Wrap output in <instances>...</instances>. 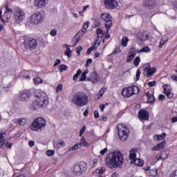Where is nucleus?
Returning <instances> with one entry per match:
<instances>
[{
	"label": "nucleus",
	"mask_w": 177,
	"mask_h": 177,
	"mask_svg": "<svg viewBox=\"0 0 177 177\" xmlns=\"http://www.w3.org/2000/svg\"><path fill=\"white\" fill-rule=\"evenodd\" d=\"M106 161L107 167L111 169L118 168V167H121L124 164V156L120 151H115L109 155Z\"/></svg>",
	"instance_id": "nucleus-1"
},
{
	"label": "nucleus",
	"mask_w": 177,
	"mask_h": 177,
	"mask_svg": "<svg viewBox=\"0 0 177 177\" xmlns=\"http://www.w3.org/2000/svg\"><path fill=\"white\" fill-rule=\"evenodd\" d=\"M35 96L37 100H33L30 109L37 110L38 107H46L49 104V100L45 93L36 91Z\"/></svg>",
	"instance_id": "nucleus-2"
},
{
	"label": "nucleus",
	"mask_w": 177,
	"mask_h": 177,
	"mask_svg": "<svg viewBox=\"0 0 177 177\" xmlns=\"http://www.w3.org/2000/svg\"><path fill=\"white\" fill-rule=\"evenodd\" d=\"M71 102L77 107H84L89 103V97L85 92L77 91L73 95Z\"/></svg>",
	"instance_id": "nucleus-3"
},
{
	"label": "nucleus",
	"mask_w": 177,
	"mask_h": 177,
	"mask_svg": "<svg viewBox=\"0 0 177 177\" xmlns=\"http://www.w3.org/2000/svg\"><path fill=\"white\" fill-rule=\"evenodd\" d=\"M117 129L119 139H120L122 142H125V140H128V138H129V129H128L127 124H118L117 127Z\"/></svg>",
	"instance_id": "nucleus-4"
},
{
	"label": "nucleus",
	"mask_w": 177,
	"mask_h": 177,
	"mask_svg": "<svg viewBox=\"0 0 177 177\" xmlns=\"http://www.w3.org/2000/svg\"><path fill=\"white\" fill-rule=\"evenodd\" d=\"M140 92V88L136 85H133L131 86H128L122 88L121 94L123 97L128 98L131 97V96H133V95H138Z\"/></svg>",
	"instance_id": "nucleus-5"
},
{
	"label": "nucleus",
	"mask_w": 177,
	"mask_h": 177,
	"mask_svg": "<svg viewBox=\"0 0 177 177\" xmlns=\"http://www.w3.org/2000/svg\"><path fill=\"white\" fill-rule=\"evenodd\" d=\"M88 169V165L85 162H80L79 164H75L72 168V171L75 176H81L82 174H85Z\"/></svg>",
	"instance_id": "nucleus-6"
},
{
	"label": "nucleus",
	"mask_w": 177,
	"mask_h": 177,
	"mask_svg": "<svg viewBox=\"0 0 177 177\" xmlns=\"http://www.w3.org/2000/svg\"><path fill=\"white\" fill-rule=\"evenodd\" d=\"M46 127V120L42 118H36L30 125L32 131H42Z\"/></svg>",
	"instance_id": "nucleus-7"
},
{
	"label": "nucleus",
	"mask_w": 177,
	"mask_h": 177,
	"mask_svg": "<svg viewBox=\"0 0 177 177\" xmlns=\"http://www.w3.org/2000/svg\"><path fill=\"white\" fill-rule=\"evenodd\" d=\"M24 48L27 50H34L38 46V41L34 37H25L23 42Z\"/></svg>",
	"instance_id": "nucleus-8"
},
{
	"label": "nucleus",
	"mask_w": 177,
	"mask_h": 177,
	"mask_svg": "<svg viewBox=\"0 0 177 177\" xmlns=\"http://www.w3.org/2000/svg\"><path fill=\"white\" fill-rule=\"evenodd\" d=\"M100 18L102 20H104V21H105V28L106 30V32H109V31H110V28H111V26H113L111 15L107 13H102L101 14Z\"/></svg>",
	"instance_id": "nucleus-9"
},
{
	"label": "nucleus",
	"mask_w": 177,
	"mask_h": 177,
	"mask_svg": "<svg viewBox=\"0 0 177 177\" xmlns=\"http://www.w3.org/2000/svg\"><path fill=\"white\" fill-rule=\"evenodd\" d=\"M42 21H44V17L42 16V14L39 12H37L30 16V24L35 26H38V24H41Z\"/></svg>",
	"instance_id": "nucleus-10"
},
{
	"label": "nucleus",
	"mask_w": 177,
	"mask_h": 177,
	"mask_svg": "<svg viewBox=\"0 0 177 177\" xmlns=\"http://www.w3.org/2000/svg\"><path fill=\"white\" fill-rule=\"evenodd\" d=\"M82 146H84V147L89 146V143H88V142H86V140H85V138H84V136L82 137V138L80 139V142H78L76 145H75L74 146L69 148V151H73L74 150H78L79 149H81V147H82Z\"/></svg>",
	"instance_id": "nucleus-11"
},
{
	"label": "nucleus",
	"mask_w": 177,
	"mask_h": 177,
	"mask_svg": "<svg viewBox=\"0 0 177 177\" xmlns=\"http://www.w3.org/2000/svg\"><path fill=\"white\" fill-rule=\"evenodd\" d=\"M14 17L17 21H23L26 18V13L23 10L17 8L14 13Z\"/></svg>",
	"instance_id": "nucleus-12"
},
{
	"label": "nucleus",
	"mask_w": 177,
	"mask_h": 177,
	"mask_svg": "<svg viewBox=\"0 0 177 177\" xmlns=\"http://www.w3.org/2000/svg\"><path fill=\"white\" fill-rule=\"evenodd\" d=\"M149 111L146 109H140L138 111V118L142 122H144V121H149Z\"/></svg>",
	"instance_id": "nucleus-13"
},
{
	"label": "nucleus",
	"mask_w": 177,
	"mask_h": 177,
	"mask_svg": "<svg viewBox=\"0 0 177 177\" xmlns=\"http://www.w3.org/2000/svg\"><path fill=\"white\" fill-rule=\"evenodd\" d=\"M104 5L106 9H115L118 6V3L115 0H104Z\"/></svg>",
	"instance_id": "nucleus-14"
},
{
	"label": "nucleus",
	"mask_w": 177,
	"mask_h": 177,
	"mask_svg": "<svg viewBox=\"0 0 177 177\" xmlns=\"http://www.w3.org/2000/svg\"><path fill=\"white\" fill-rule=\"evenodd\" d=\"M164 93L168 97V99H172L174 97V93L169 87V84L163 85Z\"/></svg>",
	"instance_id": "nucleus-15"
},
{
	"label": "nucleus",
	"mask_w": 177,
	"mask_h": 177,
	"mask_svg": "<svg viewBox=\"0 0 177 177\" xmlns=\"http://www.w3.org/2000/svg\"><path fill=\"white\" fill-rule=\"evenodd\" d=\"M30 97H31V92L24 91L19 95V100L22 102H27V100H30Z\"/></svg>",
	"instance_id": "nucleus-16"
},
{
	"label": "nucleus",
	"mask_w": 177,
	"mask_h": 177,
	"mask_svg": "<svg viewBox=\"0 0 177 177\" xmlns=\"http://www.w3.org/2000/svg\"><path fill=\"white\" fill-rule=\"evenodd\" d=\"M87 81L96 84L99 81V76H97V72L93 71L90 73V77H87Z\"/></svg>",
	"instance_id": "nucleus-17"
},
{
	"label": "nucleus",
	"mask_w": 177,
	"mask_h": 177,
	"mask_svg": "<svg viewBox=\"0 0 177 177\" xmlns=\"http://www.w3.org/2000/svg\"><path fill=\"white\" fill-rule=\"evenodd\" d=\"M144 71L147 72V77L150 78V77L157 71V68H156V67L151 68L150 64H149L148 66L145 68Z\"/></svg>",
	"instance_id": "nucleus-18"
},
{
	"label": "nucleus",
	"mask_w": 177,
	"mask_h": 177,
	"mask_svg": "<svg viewBox=\"0 0 177 177\" xmlns=\"http://www.w3.org/2000/svg\"><path fill=\"white\" fill-rule=\"evenodd\" d=\"M49 0H35V5L37 9L45 8L46 5H48Z\"/></svg>",
	"instance_id": "nucleus-19"
},
{
	"label": "nucleus",
	"mask_w": 177,
	"mask_h": 177,
	"mask_svg": "<svg viewBox=\"0 0 177 177\" xmlns=\"http://www.w3.org/2000/svg\"><path fill=\"white\" fill-rule=\"evenodd\" d=\"M144 6L146 8H149V9H153L156 6V0H145L143 2Z\"/></svg>",
	"instance_id": "nucleus-20"
},
{
	"label": "nucleus",
	"mask_w": 177,
	"mask_h": 177,
	"mask_svg": "<svg viewBox=\"0 0 177 177\" xmlns=\"http://www.w3.org/2000/svg\"><path fill=\"white\" fill-rule=\"evenodd\" d=\"M138 152V149L133 148L130 150L129 160H131V162H133V160L136 159V153Z\"/></svg>",
	"instance_id": "nucleus-21"
},
{
	"label": "nucleus",
	"mask_w": 177,
	"mask_h": 177,
	"mask_svg": "<svg viewBox=\"0 0 177 177\" xmlns=\"http://www.w3.org/2000/svg\"><path fill=\"white\" fill-rule=\"evenodd\" d=\"M165 147V141H162L158 144L156 146L151 148L152 151H158Z\"/></svg>",
	"instance_id": "nucleus-22"
},
{
	"label": "nucleus",
	"mask_w": 177,
	"mask_h": 177,
	"mask_svg": "<svg viewBox=\"0 0 177 177\" xmlns=\"http://www.w3.org/2000/svg\"><path fill=\"white\" fill-rule=\"evenodd\" d=\"M5 9L6 11L3 15V17L6 19V21H8V13H11V15H13V10H12L11 8H9V6L8 4H6L5 6Z\"/></svg>",
	"instance_id": "nucleus-23"
},
{
	"label": "nucleus",
	"mask_w": 177,
	"mask_h": 177,
	"mask_svg": "<svg viewBox=\"0 0 177 177\" xmlns=\"http://www.w3.org/2000/svg\"><path fill=\"white\" fill-rule=\"evenodd\" d=\"M149 38H150V36L146 32H140L138 34L139 41H147Z\"/></svg>",
	"instance_id": "nucleus-24"
},
{
	"label": "nucleus",
	"mask_w": 177,
	"mask_h": 177,
	"mask_svg": "<svg viewBox=\"0 0 177 177\" xmlns=\"http://www.w3.org/2000/svg\"><path fill=\"white\" fill-rule=\"evenodd\" d=\"M134 165H136L137 167H142L144 164V161L142 159L136 158L131 162Z\"/></svg>",
	"instance_id": "nucleus-25"
},
{
	"label": "nucleus",
	"mask_w": 177,
	"mask_h": 177,
	"mask_svg": "<svg viewBox=\"0 0 177 177\" xmlns=\"http://www.w3.org/2000/svg\"><path fill=\"white\" fill-rule=\"evenodd\" d=\"M129 41V39L128 38V37H123L122 38V41H121L122 46H124V48H127V46H128V41Z\"/></svg>",
	"instance_id": "nucleus-26"
},
{
	"label": "nucleus",
	"mask_w": 177,
	"mask_h": 177,
	"mask_svg": "<svg viewBox=\"0 0 177 177\" xmlns=\"http://www.w3.org/2000/svg\"><path fill=\"white\" fill-rule=\"evenodd\" d=\"M166 136H167V133H162L160 135H159V134L155 135L154 138H155V139H156V140H162L165 138Z\"/></svg>",
	"instance_id": "nucleus-27"
},
{
	"label": "nucleus",
	"mask_w": 177,
	"mask_h": 177,
	"mask_svg": "<svg viewBox=\"0 0 177 177\" xmlns=\"http://www.w3.org/2000/svg\"><path fill=\"white\" fill-rule=\"evenodd\" d=\"M151 52V49H150V47L145 46L143 48H142L140 51H138V53H150Z\"/></svg>",
	"instance_id": "nucleus-28"
},
{
	"label": "nucleus",
	"mask_w": 177,
	"mask_h": 177,
	"mask_svg": "<svg viewBox=\"0 0 177 177\" xmlns=\"http://www.w3.org/2000/svg\"><path fill=\"white\" fill-rule=\"evenodd\" d=\"M97 44L98 46L99 45H100V41H97V40H96L95 43V46H92L91 48H89L87 50V55H91V53H92V51L95 49V48H96V44Z\"/></svg>",
	"instance_id": "nucleus-29"
},
{
	"label": "nucleus",
	"mask_w": 177,
	"mask_h": 177,
	"mask_svg": "<svg viewBox=\"0 0 177 177\" xmlns=\"http://www.w3.org/2000/svg\"><path fill=\"white\" fill-rule=\"evenodd\" d=\"M149 176H157V175H158V169H151L149 171Z\"/></svg>",
	"instance_id": "nucleus-30"
},
{
	"label": "nucleus",
	"mask_w": 177,
	"mask_h": 177,
	"mask_svg": "<svg viewBox=\"0 0 177 177\" xmlns=\"http://www.w3.org/2000/svg\"><path fill=\"white\" fill-rule=\"evenodd\" d=\"M18 123L21 127H24L27 124V119L26 118H19L18 119Z\"/></svg>",
	"instance_id": "nucleus-31"
},
{
	"label": "nucleus",
	"mask_w": 177,
	"mask_h": 177,
	"mask_svg": "<svg viewBox=\"0 0 177 177\" xmlns=\"http://www.w3.org/2000/svg\"><path fill=\"white\" fill-rule=\"evenodd\" d=\"M5 135H6V130L0 132V143H3V142H5Z\"/></svg>",
	"instance_id": "nucleus-32"
},
{
	"label": "nucleus",
	"mask_w": 177,
	"mask_h": 177,
	"mask_svg": "<svg viewBox=\"0 0 177 177\" xmlns=\"http://www.w3.org/2000/svg\"><path fill=\"white\" fill-rule=\"evenodd\" d=\"M166 158H168V153H167V152H163L159 158H158V161H160V160H166Z\"/></svg>",
	"instance_id": "nucleus-33"
},
{
	"label": "nucleus",
	"mask_w": 177,
	"mask_h": 177,
	"mask_svg": "<svg viewBox=\"0 0 177 177\" xmlns=\"http://www.w3.org/2000/svg\"><path fill=\"white\" fill-rule=\"evenodd\" d=\"M58 70L60 73H63V71H66V70H68V66L62 64L59 66Z\"/></svg>",
	"instance_id": "nucleus-34"
},
{
	"label": "nucleus",
	"mask_w": 177,
	"mask_h": 177,
	"mask_svg": "<svg viewBox=\"0 0 177 177\" xmlns=\"http://www.w3.org/2000/svg\"><path fill=\"white\" fill-rule=\"evenodd\" d=\"M72 53H73V51L70 48H67L64 52L65 56H67L68 57H71Z\"/></svg>",
	"instance_id": "nucleus-35"
},
{
	"label": "nucleus",
	"mask_w": 177,
	"mask_h": 177,
	"mask_svg": "<svg viewBox=\"0 0 177 177\" xmlns=\"http://www.w3.org/2000/svg\"><path fill=\"white\" fill-rule=\"evenodd\" d=\"M86 32V29H82L80 30L77 34H76V37L80 36V37H83V35H84L85 32Z\"/></svg>",
	"instance_id": "nucleus-36"
},
{
	"label": "nucleus",
	"mask_w": 177,
	"mask_h": 177,
	"mask_svg": "<svg viewBox=\"0 0 177 177\" xmlns=\"http://www.w3.org/2000/svg\"><path fill=\"white\" fill-rule=\"evenodd\" d=\"M139 63H140V57H136L133 61V64L136 66H139Z\"/></svg>",
	"instance_id": "nucleus-37"
},
{
	"label": "nucleus",
	"mask_w": 177,
	"mask_h": 177,
	"mask_svg": "<svg viewBox=\"0 0 177 177\" xmlns=\"http://www.w3.org/2000/svg\"><path fill=\"white\" fill-rule=\"evenodd\" d=\"M129 55H131V56H136V49L135 48H131L129 50Z\"/></svg>",
	"instance_id": "nucleus-38"
},
{
	"label": "nucleus",
	"mask_w": 177,
	"mask_h": 177,
	"mask_svg": "<svg viewBox=\"0 0 177 177\" xmlns=\"http://www.w3.org/2000/svg\"><path fill=\"white\" fill-rule=\"evenodd\" d=\"M154 100H156V98L154 97L153 94H151V96L147 98L148 103H154Z\"/></svg>",
	"instance_id": "nucleus-39"
},
{
	"label": "nucleus",
	"mask_w": 177,
	"mask_h": 177,
	"mask_svg": "<svg viewBox=\"0 0 177 177\" xmlns=\"http://www.w3.org/2000/svg\"><path fill=\"white\" fill-rule=\"evenodd\" d=\"M135 59L133 55H128L127 57V63H129V62H132Z\"/></svg>",
	"instance_id": "nucleus-40"
},
{
	"label": "nucleus",
	"mask_w": 177,
	"mask_h": 177,
	"mask_svg": "<svg viewBox=\"0 0 177 177\" xmlns=\"http://www.w3.org/2000/svg\"><path fill=\"white\" fill-rule=\"evenodd\" d=\"M46 154L48 157H51V156H53L55 154V150H47Z\"/></svg>",
	"instance_id": "nucleus-41"
},
{
	"label": "nucleus",
	"mask_w": 177,
	"mask_h": 177,
	"mask_svg": "<svg viewBox=\"0 0 177 177\" xmlns=\"http://www.w3.org/2000/svg\"><path fill=\"white\" fill-rule=\"evenodd\" d=\"M140 74H142V73L140 72V69H138L136 71V81H139V78H140Z\"/></svg>",
	"instance_id": "nucleus-42"
},
{
	"label": "nucleus",
	"mask_w": 177,
	"mask_h": 177,
	"mask_svg": "<svg viewBox=\"0 0 177 177\" xmlns=\"http://www.w3.org/2000/svg\"><path fill=\"white\" fill-rule=\"evenodd\" d=\"M33 81L35 84H41V82H42V79H41V77H37L36 78H34Z\"/></svg>",
	"instance_id": "nucleus-43"
},
{
	"label": "nucleus",
	"mask_w": 177,
	"mask_h": 177,
	"mask_svg": "<svg viewBox=\"0 0 177 177\" xmlns=\"http://www.w3.org/2000/svg\"><path fill=\"white\" fill-rule=\"evenodd\" d=\"M120 52H121V49H120L119 48H115V50H114L113 51V53H112L111 55H109V56L110 57V56H113V55H117L118 53H120Z\"/></svg>",
	"instance_id": "nucleus-44"
},
{
	"label": "nucleus",
	"mask_w": 177,
	"mask_h": 177,
	"mask_svg": "<svg viewBox=\"0 0 177 177\" xmlns=\"http://www.w3.org/2000/svg\"><path fill=\"white\" fill-rule=\"evenodd\" d=\"M50 35H51V37H55V35H57V30L53 29L50 30Z\"/></svg>",
	"instance_id": "nucleus-45"
},
{
	"label": "nucleus",
	"mask_w": 177,
	"mask_h": 177,
	"mask_svg": "<svg viewBox=\"0 0 177 177\" xmlns=\"http://www.w3.org/2000/svg\"><path fill=\"white\" fill-rule=\"evenodd\" d=\"M97 37H103V30L101 28L97 29Z\"/></svg>",
	"instance_id": "nucleus-46"
},
{
	"label": "nucleus",
	"mask_w": 177,
	"mask_h": 177,
	"mask_svg": "<svg viewBox=\"0 0 177 177\" xmlns=\"http://www.w3.org/2000/svg\"><path fill=\"white\" fill-rule=\"evenodd\" d=\"M86 130V126L84 125L80 131V136H82V134L84 133V132H85Z\"/></svg>",
	"instance_id": "nucleus-47"
},
{
	"label": "nucleus",
	"mask_w": 177,
	"mask_h": 177,
	"mask_svg": "<svg viewBox=\"0 0 177 177\" xmlns=\"http://www.w3.org/2000/svg\"><path fill=\"white\" fill-rule=\"evenodd\" d=\"M167 41H168V39H162L160 41L159 48H162V46L165 45V42H167Z\"/></svg>",
	"instance_id": "nucleus-48"
},
{
	"label": "nucleus",
	"mask_w": 177,
	"mask_h": 177,
	"mask_svg": "<svg viewBox=\"0 0 177 177\" xmlns=\"http://www.w3.org/2000/svg\"><path fill=\"white\" fill-rule=\"evenodd\" d=\"M86 80V75L84 73H82L81 77L80 78V81L83 82Z\"/></svg>",
	"instance_id": "nucleus-49"
},
{
	"label": "nucleus",
	"mask_w": 177,
	"mask_h": 177,
	"mask_svg": "<svg viewBox=\"0 0 177 177\" xmlns=\"http://www.w3.org/2000/svg\"><path fill=\"white\" fill-rule=\"evenodd\" d=\"M76 50H77V53L78 56H80V55H81V52H82V46H79L76 48Z\"/></svg>",
	"instance_id": "nucleus-50"
},
{
	"label": "nucleus",
	"mask_w": 177,
	"mask_h": 177,
	"mask_svg": "<svg viewBox=\"0 0 177 177\" xmlns=\"http://www.w3.org/2000/svg\"><path fill=\"white\" fill-rule=\"evenodd\" d=\"M105 89H106V88H102L100 90V91L98 92V94H99L100 96L103 97V95H104V92H106Z\"/></svg>",
	"instance_id": "nucleus-51"
},
{
	"label": "nucleus",
	"mask_w": 177,
	"mask_h": 177,
	"mask_svg": "<svg viewBox=\"0 0 177 177\" xmlns=\"http://www.w3.org/2000/svg\"><path fill=\"white\" fill-rule=\"evenodd\" d=\"M62 89H63V85L62 84H59L57 85V86L56 88V92L61 91Z\"/></svg>",
	"instance_id": "nucleus-52"
},
{
	"label": "nucleus",
	"mask_w": 177,
	"mask_h": 177,
	"mask_svg": "<svg viewBox=\"0 0 177 177\" xmlns=\"http://www.w3.org/2000/svg\"><path fill=\"white\" fill-rule=\"evenodd\" d=\"M0 20H1V21H3V23H6V19L3 16H2V10H0Z\"/></svg>",
	"instance_id": "nucleus-53"
},
{
	"label": "nucleus",
	"mask_w": 177,
	"mask_h": 177,
	"mask_svg": "<svg viewBox=\"0 0 177 177\" xmlns=\"http://www.w3.org/2000/svg\"><path fill=\"white\" fill-rule=\"evenodd\" d=\"M156 83H157V82H156V81L149 82L148 83V86H149V88H152V86H155Z\"/></svg>",
	"instance_id": "nucleus-54"
},
{
	"label": "nucleus",
	"mask_w": 177,
	"mask_h": 177,
	"mask_svg": "<svg viewBox=\"0 0 177 177\" xmlns=\"http://www.w3.org/2000/svg\"><path fill=\"white\" fill-rule=\"evenodd\" d=\"M61 63H62V60L56 59L54 63L53 67H56L57 66H59V64H60Z\"/></svg>",
	"instance_id": "nucleus-55"
},
{
	"label": "nucleus",
	"mask_w": 177,
	"mask_h": 177,
	"mask_svg": "<svg viewBox=\"0 0 177 177\" xmlns=\"http://www.w3.org/2000/svg\"><path fill=\"white\" fill-rule=\"evenodd\" d=\"M64 145V141H59L57 143V147L59 149V147H62Z\"/></svg>",
	"instance_id": "nucleus-56"
},
{
	"label": "nucleus",
	"mask_w": 177,
	"mask_h": 177,
	"mask_svg": "<svg viewBox=\"0 0 177 177\" xmlns=\"http://www.w3.org/2000/svg\"><path fill=\"white\" fill-rule=\"evenodd\" d=\"M107 150H108L107 147L104 148V149L100 151V154L102 156H104V154H106V153H107Z\"/></svg>",
	"instance_id": "nucleus-57"
},
{
	"label": "nucleus",
	"mask_w": 177,
	"mask_h": 177,
	"mask_svg": "<svg viewBox=\"0 0 177 177\" xmlns=\"http://www.w3.org/2000/svg\"><path fill=\"white\" fill-rule=\"evenodd\" d=\"M169 177H177V170L172 171Z\"/></svg>",
	"instance_id": "nucleus-58"
},
{
	"label": "nucleus",
	"mask_w": 177,
	"mask_h": 177,
	"mask_svg": "<svg viewBox=\"0 0 177 177\" xmlns=\"http://www.w3.org/2000/svg\"><path fill=\"white\" fill-rule=\"evenodd\" d=\"M173 9L175 12H177V1L173 3Z\"/></svg>",
	"instance_id": "nucleus-59"
},
{
	"label": "nucleus",
	"mask_w": 177,
	"mask_h": 177,
	"mask_svg": "<svg viewBox=\"0 0 177 177\" xmlns=\"http://www.w3.org/2000/svg\"><path fill=\"white\" fill-rule=\"evenodd\" d=\"M158 99L159 100H165V95L160 94L158 96Z\"/></svg>",
	"instance_id": "nucleus-60"
},
{
	"label": "nucleus",
	"mask_w": 177,
	"mask_h": 177,
	"mask_svg": "<svg viewBox=\"0 0 177 177\" xmlns=\"http://www.w3.org/2000/svg\"><path fill=\"white\" fill-rule=\"evenodd\" d=\"M94 118H99V111L96 110L94 111Z\"/></svg>",
	"instance_id": "nucleus-61"
},
{
	"label": "nucleus",
	"mask_w": 177,
	"mask_h": 177,
	"mask_svg": "<svg viewBox=\"0 0 177 177\" xmlns=\"http://www.w3.org/2000/svg\"><path fill=\"white\" fill-rule=\"evenodd\" d=\"M6 146L7 149H12V146H13V143H12V142L6 143Z\"/></svg>",
	"instance_id": "nucleus-62"
},
{
	"label": "nucleus",
	"mask_w": 177,
	"mask_h": 177,
	"mask_svg": "<svg viewBox=\"0 0 177 177\" xmlns=\"http://www.w3.org/2000/svg\"><path fill=\"white\" fill-rule=\"evenodd\" d=\"M28 145H29V146H30V147H32L35 146V142H34V141H32V140H30V141H29Z\"/></svg>",
	"instance_id": "nucleus-63"
},
{
	"label": "nucleus",
	"mask_w": 177,
	"mask_h": 177,
	"mask_svg": "<svg viewBox=\"0 0 177 177\" xmlns=\"http://www.w3.org/2000/svg\"><path fill=\"white\" fill-rule=\"evenodd\" d=\"M171 122L173 123L177 122V116L176 117L174 116L173 118H171Z\"/></svg>",
	"instance_id": "nucleus-64"
}]
</instances>
